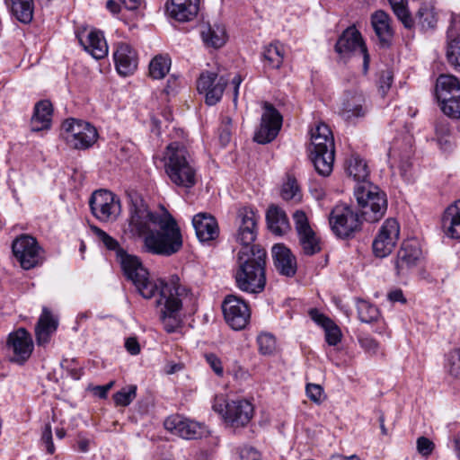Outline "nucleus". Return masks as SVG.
Returning a JSON list of instances; mask_svg holds the SVG:
<instances>
[{
  "instance_id": "nucleus-63",
  "label": "nucleus",
  "mask_w": 460,
  "mask_h": 460,
  "mask_svg": "<svg viewBox=\"0 0 460 460\" xmlns=\"http://www.w3.org/2000/svg\"><path fill=\"white\" fill-rule=\"evenodd\" d=\"M106 8L113 14H117L120 12V5L113 0H108L106 2Z\"/></svg>"
},
{
  "instance_id": "nucleus-50",
  "label": "nucleus",
  "mask_w": 460,
  "mask_h": 460,
  "mask_svg": "<svg viewBox=\"0 0 460 460\" xmlns=\"http://www.w3.org/2000/svg\"><path fill=\"white\" fill-rule=\"evenodd\" d=\"M305 391L308 398L314 402L320 404L323 402L324 396L323 389L321 385L315 384H307Z\"/></svg>"
},
{
  "instance_id": "nucleus-29",
  "label": "nucleus",
  "mask_w": 460,
  "mask_h": 460,
  "mask_svg": "<svg viewBox=\"0 0 460 460\" xmlns=\"http://www.w3.org/2000/svg\"><path fill=\"white\" fill-rule=\"evenodd\" d=\"M53 107L49 100H41L34 106L33 115L31 119V131L38 132L49 129L51 127V119Z\"/></svg>"
},
{
  "instance_id": "nucleus-15",
  "label": "nucleus",
  "mask_w": 460,
  "mask_h": 460,
  "mask_svg": "<svg viewBox=\"0 0 460 460\" xmlns=\"http://www.w3.org/2000/svg\"><path fill=\"white\" fill-rule=\"evenodd\" d=\"M283 118L279 111L267 102L263 103V112L259 128L254 134V141L259 144H268L278 136Z\"/></svg>"
},
{
  "instance_id": "nucleus-13",
  "label": "nucleus",
  "mask_w": 460,
  "mask_h": 460,
  "mask_svg": "<svg viewBox=\"0 0 460 460\" xmlns=\"http://www.w3.org/2000/svg\"><path fill=\"white\" fill-rule=\"evenodd\" d=\"M89 205L93 215L102 222L113 221L120 213L119 199L107 190H95Z\"/></svg>"
},
{
  "instance_id": "nucleus-34",
  "label": "nucleus",
  "mask_w": 460,
  "mask_h": 460,
  "mask_svg": "<svg viewBox=\"0 0 460 460\" xmlns=\"http://www.w3.org/2000/svg\"><path fill=\"white\" fill-rule=\"evenodd\" d=\"M347 173L349 177H351L354 181L365 183L367 182V179L369 175L368 166L358 155L352 154L350 157L347 160Z\"/></svg>"
},
{
  "instance_id": "nucleus-48",
  "label": "nucleus",
  "mask_w": 460,
  "mask_h": 460,
  "mask_svg": "<svg viewBox=\"0 0 460 460\" xmlns=\"http://www.w3.org/2000/svg\"><path fill=\"white\" fill-rule=\"evenodd\" d=\"M298 190L296 180L295 178L288 177V181L283 184L281 196L286 200L292 199L296 198Z\"/></svg>"
},
{
  "instance_id": "nucleus-19",
  "label": "nucleus",
  "mask_w": 460,
  "mask_h": 460,
  "mask_svg": "<svg viewBox=\"0 0 460 460\" xmlns=\"http://www.w3.org/2000/svg\"><path fill=\"white\" fill-rule=\"evenodd\" d=\"M222 310L226 322L234 330L243 329L250 320L247 304L236 296L228 295L222 304Z\"/></svg>"
},
{
  "instance_id": "nucleus-59",
  "label": "nucleus",
  "mask_w": 460,
  "mask_h": 460,
  "mask_svg": "<svg viewBox=\"0 0 460 460\" xmlns=\"http://www.w3.org/2000/svg\"><path fill=\"white\" fill-rule=\"evenodd\" d=\"M387 297L393 303L400 302L404 304L406 302L402 291L399 288L390 291L387 295Z\"/></svg>"
},
{
  "instance_id": "nucleus-4",
  "label": "nucleus",
  "mask_w": 460,
  "mask_h": 460,
  "mask_svg": "<svg viewBox=\"0 0 460 460\" xmlns=\"http://www.w3.org/2000/svg\"><path fill=\"white\" fill-rule=\"evenodd\" d=\"M165 172L172 183L186 189L196 184V170L190 163L186 147L179 143L169 144L164 153Z\"/></svg>"
},
{
  "instance_id": "nucleus-49",
  "label": "nucleus",
  "mask_w": 460,
  "mask_h": 460,
  "mask_svg": "<svg viewBox=\"0 0 460 460\" xmlns=\"http://www.w3.org/2000/svg\"><path fill=\"white\" fill-rule=\"evenodd\" d=\"M324 331L326 342L330 346H335L341 341V332L340 328L334 323L328 325Z\"/></svg>"
},
{
  "instance_id": "nucleus-9",
  "label": "nucleus",
  "mask_w": 460,
  "mask_h": 460,
  "mask_svg": "<svg viewBox=\"0 0 460 460\" xmlns=\"http://www.w3.org/2000/svg\"><path fill=\"white\" fill-rule=\"evenodd\" d=\"M212 407L232 428L245 427L251 421L254 412L253 405L247 400L227 402L223 397H217Z\"/></svg>"
},
{
  "instance_id": "nucleus-8",
  "label": "nucleus",
  "mask_w": 460,
  "mask_h": 460,
  "mask_svg": "<svg viewBox=\"0 0 460 460\" xmlns=\"http://www.w3.org/2000/svg\"><path fill=\"white\" fill-rule=\"evenodd\" d=\"M60 135L70 147L78 150L88 149L98 138L95 127L76 119H66L62 123Z\"/></svg>"
},
{
  "instance_id": "nucleus-43",
  "label": "nucleus",
  "mask_w": 460,
  "mask_h": 460,
  "mask_svg": "<svg viewBox=\"0 0 460 460\" xmlns=\"http://www.w3.org/2000/svg\"><path fill=\"white\" fill-rule=\"evenodd\" d=\"M137 396V386L128 385L123 387L113 394V400L117 406L126 407L129 405Z\"/></svg>"
},
{
  "instance_id": "nucleus-44",
  "label": "nucleus",
  "mask_w": 460,
  "mask_h": 460,
  "mask_svg": "<svg viewBox=\"0 0 460 460\" xmlns=\"http://www.w3.org/2000/svg\"><path fill=\"white\" fill-rule=\"evenodd\" d=\"M447 58L454 69L460 73V38H456L448 43Z\"/></svg>"
},
{
  "instance_id": "nucleus-38",
  "label": "nucleus",
  "mask_w": 460,
  "mask_h": 460,
  "mask_svg": "<svg viewBox=\"0 0 460 460\" xmlns=\"http://www.w3.org/2000/svg\"><path fill=\"white\" fill-rule=\"evenodd\" d=\"M415 23L424 31L435 29L438 18L431 5L423 4L420 7L416 14Z\"/></svg>"
},
{
  "instance_id": "nucleus-10",
  "label": "nucleus",
  "mask_w": 460,
  "mask_h": 460,
  "mask_svg": "<svg viewBox=\"0 0 460 460\" xmlns=\"http://www.w3.org/2000/svg\"><path fill=\"white\" fill-rule=\"evenodd\" d=\"M332 232L341 239L351 237L361 227V216L348 205L335 206L329 217Z\"/></svg>"
},
{
  "instance_id": "nucleus-25",
  "label": "nucleus",
  "mask_w": 460,
  "mask_h": 460,
  "mask_svg": "<svg viewBox=\"0 0 460 460\" xmlns=\"http://www.w3.org/2000/svg\"><path fill=\"white\" fill-rule=\"evenodd\" d=\"M113 57L116 69L123 76L133 74L137 67V52L127 43H119Z\"/></svg>"
},
{
  "instance_id": "nucleus-14",
  "label": "nucleus",
  "mask_w": 460,
  "mask_h": 460,
  "mask_svg": "<svg viewBox=\"0 0 460 460\" xmlns=\"http://www.w3.org/2000/svg\"><path fill=\"white\" fill-rule=\"evenodd\" d=\"M34 344L31 333L21 327L9 333L6 349L10 353V360L23 365L31 356Z\"/></svg>"
},
{
  "instance_id": "nucleus-42",
  "label": "nucleus",
  "mask_w": 460,
  "mask_h": 460,
  "mask_svg": "<svg viewBox=\"0 0 460 460\" xmlns=\"http://www.w3.org/2000/svg\"><path fill=\"white\" fill-rule=\"evenodd\" d=\"M171 60L164 56L155 57L149 64V74L154 79L164 78L169 72Z\"/></svg>"
},
{
  "instance_id": "nucleus-47",
  "label": "nucleus",
  "mask_w": 460,
  "mask_h": 460,
  "mask_svg": "<svg viewBox=\"0 0 460 460\" xmlns=\"http://www.w3.org/2000/svg\"><path fill=\"white\" fill-rule=\"evenodd\" d=\"M259 350L263 355H270L276 348L275 338L270 333H261L257 338Z\"/></svg>"
},
{
  "instance_id": "nucleus-52",
  "label": "nucleus",
  "mask_w": 460,
  "mask_h": 460,
  "mask_svg": "<svg viewBox=\"0 0 460 460\" xmlns=\"http://www.w3.org/2000/svg\"><path fill=\"white\" fill-rule=\"evenodd\" d=\"M41 441L46 447V451L52 455L55 452V446L52 440V430L49 423L46 424L41 435Z\"/></svg>"
},
{
  "instance_id": "nucleus-64",
  "label": "nucleus",
  "mask_w": 460,
  "mask_h": 460,
  "mask_svg": "<svg viewBox=\"0 0 460 460\" xmlns=\"http://www.w3.org/2000/svg\"><path fill=\"white\" fill-rule=\"evenodd\" d=\"M127 9L136 10L140 4V0H119Z\"/></svg>"
},
{
  "instance_id": "nucleus-46",
  "label": "nucleus",
  "mask_w": 460,
  "mask_h": 460,
  "mask_svg": "<svg viewBox=\"0 0 460 460\" xmlns=\"http://www.w3.org/2000/svg\"><path fill=\"white\" fill-rule=\"evenodd\" d=\"M232 128V119L228 116L222 117L221 123L218 128V137L220 143L224 146H226L231 141Z\"/></svg>"
},
{
  "instance_id": "nucleus-30",
  "label": "nucleus",
  "mask_w": 460,
  "mask_h": 460,
  "mask_svg": "<svg viewBox=\"0 0 460 460\" xmlns=\"http://www.w3.org/2000/svg\"><path fill=\"white\" fill-rule=\"evenodd\" d=\"M58 325V320L53 317L49 311L44 309L35 328L37 344L39 346L48 344L51 336L57 331Z\"/></svg>"
},
{
  "instance_id": "nucleus-22",
  "label": "nucleus",
  "mask_w": 460,
  "mask_h": 460,
  "mask_svg": "<svg viewBox=\"0 0 460 460\" xmlns=\"http://www.w3.org/2000/svg\"><path fill=\"white\" fill-rule=\"evenodd\" d=\"M164 428L184 439H197L202 435V426L181 415H172L164 420Z\"/></svg>"
},
{
  "instance_id": "nucleus-2",
  "label": "nucleus",
  "mask_w": 460,
  "mask_h": 460,
  "mask_svg": "<svg viewBox=\"0 0 460 460\" xmlns=\"http://www.w3.org/2000/svg\"><path fill=\"white\" fill-rule=\"evenodd\" d=\"M128 229L133 235L143 237V250L153 255L170 257L183 246L176 219L166 209L150 211L137 194L130 196Z\"/></svg>"
},
{
  "instance_id": "nucleus-27",
  "label": "nucleus",
  "mask_w": 460,
  "mask_h": 460,
  "mask_svg": "<svg viewBox=\"0 0 460 460\" xmlns=\"http://www.w3.org/2000/svg\"><path fill=\"white\" fill-rule=\"evenodd\" d=\"M420 250L412 243H403L397 252L394 267L398 276L404 275L414 267L420 259Z\"/></svg>"
},
{
  "instance_id": "nucleus-1",
  "label": "nucleus",
  "mask_w": 460,
  "mask_h": 460,
  "mask_svg": "<svg viewBox=\"0 0 460 460\" xmlns=\"http://www.w3.org/2000/svg\"><path fill=\"white\" fill-rule=\"evenodd\" d=\"M93 232L109 250L116 252V257L124 275L135 286L137 293L145 299H150L156 295V305L162 306L160 321L168 333H172L181 328L182 323L181 309L183 302L190 296V289L183 286L177 275H172L168 281L149 278V272L142 265L137 256L127 253L118 241L97 226H92Z\"/></svg>"
},
{
  "instance_id": "nucleus-35",
  "label": "nucleus",
  "mask_w": 460,
  "mask_h": 460,
  "mask_svg": "<svg viewBox=\"0 0 460 460\" xmlns=\"http://www.w3.org/2000/svg\"><path fill=\"white\" fill-rule=\"evenodd\" d=\"M201 37L207 46L218 49L226 41V29L220 24H208L201 31Z\"/></svg>"
},
{
  "instance_id": "nucleus-51",
  "label": "nucleus",
  "mask_w": 460,
  "mask_h": 460,
  "mask_svg": "<svg viewBox=\"0 0 460 460\" xmlns=\"http://www.w3.org/2000/svg\"><path fill=\"white\" fill-rule=\"evenodd\" d=\"M434 443L426 437H420L417 439V450L423 456H429L432 454Z\"/></svg>"
},
{
  "instance_id": "nucleus-57",
  "label": "nucleus",
  "mask_w": 460,
  "mask_h": 460,
  "mask_svg": "<svg viewBox=\"0 0 460 460\" xmlns=\"http://www.w3.org/2000/svg\"><path fill=\"white\" fill-rule=\"evenodd\" d=\"M240 456L243 460H261L260 452L252 447H244L242 448Z\"/></svg>"
},
{
  "instance_id": "nucleus-18",
  "label": "nucleus",
  "mask_w": 460,
  "mask_h": 460,
  "mask_svg": "<svg viewBox=\"0 0 460 460\" xmlns=\"http://www.w3.org/2000/svg\"><path fill=\"white\" fill-rule=\"evenodd\" d=\"M293 219L303 253L312 256L319 252L321 251L320 239L310 226L305 213L296 210L293 214Z\"/></svg>"
},
{
  "instance_id": "nucleus-11",
  "label": "nucleus",
  "mask_w": 460,
  "mask_h": 460,
  "mask_svg": "<svg viewBox=\"0 0 460 460\" xmlns=\"http://www.w3.org/2000/svg\"><path fill=\"white\" fill-rule=\"evenodd\" d=\"M260 215L252 207H242L237 210L235 226V240L242 248L252 247L258 234V221Z\"/></svg>"
},
{
  "instance_id": "nucleus-6",
  "label": "nucleus",
  "mask_w": 460,
  "mask_h": 460,
  "mask_svg": "<svg viewBox=\"0 0 460 460\" xmlns=\"http://www.w3.org/2000/svg\"><path fill=\"white\" fill-rule=\"evenodd\" d=\"M354 195L366 221L376 222L384 217L387 209L386 195L377 186L370 182L358 184Z\"/></svg>"
},
{
  "instance_id": "nucleus-28",
  "label": "nucleus",
  "mask_w": 460,
  "mask_h": 460,
  "mask_svg": "<svg viewBox=\"0 0 460 460\" xmlns=\"http://www.w3.org/2000/svg\"><path fill=\"white\" fill-rule=\"evenodd\" d=\"M390 22V16L382 10H378L371 15V24L382 48H388L394 37Z\"/></svg>"
},
{
  "instance_id": "nucleus-39",
  "label": "nucleus",
  "mask_w": 460,
  "mask_h": 460,
  "mask_svg": "<svg viewBox=\"0 0 460 460\" xmlns=\"http://www.w3.org/2000/svg\"><path fill=\"white\" fill-rule=\"evenodd\" d=\"M394 13L406 29H412L414 19L408 9V0H388Z\"/></svg>"
},
{
  "instance_id": "nucleus-23",
  "label": "nucleus",
  "mask_w": 460,
  "mask_h": 460,
  "mask_svg": "<svg viewBox=\"0 0 460 460\" xmlns=\"http://www.w3.org/2000/svg\"><path fill=\"white\" fill-rule=\"evenodd\" d=\"M166 11L169 16L178 22L192 21L199 10V0H168Z\"/></svg>"
},
{
  "instance_id": "nucleus-56",
  "label": "nucleus",
  "mask_w": 460,
  "mask_h": 460,
  "mask_svg": "<svg viewBox=\"0 0 460 460\" xmlns=\"http://www.w3.org/2000/svg\"><path fill=\"white\" fill-rule=\"evenodd\" d=\"M309 314L312 320L323 329L333 323L330 318L320 313L317 309H311L309 311Z\"/></svg>"
},
{
  "instance_id": "nucleus-33",
  "label": "nucleus",
  "mask_w": 460,
  "mask_h": 460,
  "mask_svg": "<svg viewBox=\"0 0 460 460\" xmlns=\"http://www.w3.org/2000/svg\"><path fill=\"white\" fill-rule=\"evenodd\" d=\"M84 49L94 58L101 59L107 56L108 46L102 33L99 31H91L86 39L79 40Z\"/></svg>"
},
{
  "instance_id": "nucleus-41",
  "label": "nucleus",
  "mask_w": 460,
  "mask_h": 460,
  "mask_svg": "<svg viewBox=\"0 0 460 460\" xmlns=\"http://www.w3.org/2000/svg\"><path fill=\"white\" fill-rule=\"evenodd\" d=\"M411 137H407V143L403 146V149H400L399 141L395 140L392 146L389 148L388 155L393 159H399L402 163V169L406 170V166H408V160L412 154L411 149Z\"/></svg>"
},
{
  "instance_id": "nucleus-17",
  "label": "nucleus",
  "mask_w": 460,
  "mask_h": 460,
  "mask_svg": "<svg viewBox=\"0 0 460 460\" xmlns=\"http://www.w3.org/2000/svg\"><path fill=\"white\" fill-rule=\"evenodd\" d=\"M400 236V226L396 219L387 218L381 226L373 241V252L376 257L389 255L395 247Z\"/></svg>"
},
{
  "instance_id": "nucleus-7",
  "label": "nucleus",
  "mask_w": 460,
  "mask_h": 460,
  "mask_svg": "<svg viewBox=\"0 0 460 460\" xmlns=\"http://www.w3.org/2000/svg\"><path fill=\"white\" fill-rule=\"evenodd\" d=\"M435 94L445 115L460 119V82L457 77L440 75L436 82Z\"/></svg>"
},
{
  "instance_id": "nucleus-20",
  "label": "nucleus",
  "mask_w": 460,
  "mask_h": 460,
  "mask_svg": "<svg viewBox=\"0 0 460 460\" xmlns=\"http://www.w3.org/2000/svg\"><path fill=\"white\" fill-rule=\"evenodd\" d=\"M228 79L224 75L217 76V73L206 71L200 74L197 81V90L205 93V102L208 105H215L223 95Z\"/></svg>"
},
{
  "instance_id": "nucleus-5",
  "label": "nucleus",
  "mask_w": 460,
  "mask_h": 460,
  "mask_svg": "<svg viewBox=\"0 0 460 460\" xmlns=\"http://www.w3.org/2000/svg\"><path fill=\"white\" fill-rule=\"evenodd\" d=\"M309 152L316 172L328 176L332 172L335 146L332 133L326 124L319 123L311 129Z\"/></svg>"
},
{
  "instance_id": "nucleus-62",
  "label": "nucleus",
  "mask_w": 460,
  "mask_h": 460,
  "mask_svg": "<svg viewBox=\"0 0 460 460\" xmlns=\"http://www.w3.org/2000/svg\"><path fill=\"white\" fill-rule=\"evenodd\" d=\"M376 413L377 418H378L379 426H380V429H381L382 435L387 436L388 435V430H387V429H386V427L385 425V415H384L383 411H380V410H376Z\"/></svg>"
},
{
  "instance_id": "nucleus-26",
  "label": "nucleus",
  "mask_w": 460,
  "mask_h": 460,
  "mask_svg": "<svg viewBox=\"0 0 460 460\" xmlns=\"http://www.w3.org/2000/svg\"><path fill=\"white\" fill-rule=\"evenodd\" d=\"M192 224L196 235L201 243L210 242L217 238L219 228L216 218L210 214L199 213L194 216Z\"/></svg>"
},
{
  "instance_id": "nucleus-31",
  "label": "nucleus",
  "mask_w": 460,
  "mask_h": 460,
  "mask_svg": "<svg viewBox=\"0 0 460 460\" xmlns=\"http://www.w3.org/2000/svg\"><path fill=\"white\" fill-rule=\"evenodd\" d=\"M266 221L270 231L276 235H283L290 230L285 211L276 205H270L266 212Z\"/></svg>"
},
{
  "instance_id": "nucleus-45",
  "label": "nucleus",
  "mask_w": 460,
  "mask_h": 460,
  "mask_svg": "<svg viewBox=\"0 0 460 460\" xmlns=\"http://www.w3.org/2000/svg\"><path fill=\"white\" fill-rule=\"evenodd\" d=\"M446 368L451 376L460 377V348L448 352L446 359Z\"/></svg>"
},
{
  "instance_id": "nucleus-55",
  "label": "nucleus",
  "mask_w": 460,
  "mask_h": 460,
  "mask_svg": "<svg viewBox=\"0 0 460 460\" xmlns=\"http://www.w3.org/2000/svg\"><path fill=\"white\" fill-rule=\"evenodd\" d=\"M358 342L360 346L368 353L376 354L378 350V342L369 336L360 337L358 339Z\"/></svg>"
},
{
  "instance_id": "nucleus-16",
  "label": "nucleus",
  "mask_w": 460,
  "mask_h": 460,
  "mask_svg": "<svg viewBox=\"0 0 460 460\" xmlns=\"http://www.w3.org/2000/svg\"><path fill=\"white\" fill-rule=\"evenodd\" d=\"M14 257L24 270H31L41 262L40 247L37 240L27 234L16 238L12 245Z\"/></svg>"
},
{
  "instance_id": "nucleus-24",
  "label": "nucleus",
  "mask_w": 460,
  "mask_h": 460,
  "mask_svg": "<svg viewBox=\"0 0 460 460\" xmlns=\"http://www.w3.org/2000/svg\"><path fill=\"white\" fill-rule=\"evenodd\" d=\"M272 258L276 270L280 275L291 278L297 270L296 259L284 244L278 243L272 247Z\"/></svg>"
},
{
  "instance_id": "nucleus-61",
  "label": "nucleus",
  "mask_w": 460,
  "mask_h": 460,
  "mask_svg": "<svg viewBox=\"0 0 460 460\" xmlns=\"http://www.w3.org/2000/svg\"><path fill=\"white\" fill-rule=\"evenodd\" d=\"M243 79L240 75H235L233 79L231 80V84L234 86V101L235 102L238 97V90L239 86L242 83Z\"/></svg>"
},
{
  "instance_id": "nucleus-40",
  "label": "nucleus",
  "mask_w": 460,
  "mask_h": 460,
  "mask_svg": "<svg viewBox=\"0 0 460 460\" xmlns=\"http://www.w3.org/2000/svg\"><path fill=\"white\" fill-rule=\"evenodd\" d=\"M357 311L359 320L366 323L377 322L381 316L376 305L363 299H358Z\"/></svg>"
},
{
  "instance_id": "nucleus-53",
  "label": "nucleus",
  "mask_w": 460,
  "mask_h": 460,
  "mask_svg": "<svg viewBox=\"0 0 460 460\" xmlns=\"http://www.w3.org/2000/svg\"><path fill=\"white\" fill-rule=\"evenodd\" d=\"M394 80L393 73L389 70L383 71L379 78V90L382 92V95H385L387 91L390 89Z\"/></svg>"
},
{
  "instance_id": "nucleus-58",
  "label": "nucleus",
  "mask_w": 460,
  "mask_h": 460,
  "mask_svg": "<svg viewBox=\"0 0 460 460\" xmlns=\"http://www.w3.org/2000/svg\"><path fill=\"white\" fill-rule=\"evenodd\" d=\"M125 348L131 355H137L140 352L139 343L134 337H129L126 340Z\"/></svg>"
},
{
  "instance_id": "nucleus-12",
  "label": "nucleus",
  "mask_w": 460,
  "mask_h": 460,
  "mask_svg": "<svg viewBox=\"0 0 460 460\" xmlns=\"http://www.w3.org/2000/svg\"><path fill=\"white\" fill-rule=\"evenodd\" d=\"M335 52L341 58H350L357 50L363 56V71L366 74L369 67L370 58L361 33L354 25L348 27L339 37L335 46Z\"/></svg>"
},
{
  "instance_id": "nucleus-21",
  "label": "nucleus",
  "mask_w": 460,
  "mask_h": 460,
  "mask_svg": "<svg viewBox=\"0 0 460 460\" xmlns=\"http://www.w3.org/2000/svg\"><path fill=\"white\" fill-rule=\"evenodd\" d=\"M367 112L366 99L358 90L346 91L341 102L340 115L347 121L363 118Z\"/></svg>"
},
{
  "instance_id": "nucleus-32",
  "label": "nucleus",
  "mask_w": 460,
  "mask_h": 460,
  "mask_svg": "<svg viewBox=\"0 0 460 460\" xmlns=\"http://www.w3.org/2000/svg\"><path fill=\"white\" fill-rule=\"evenodd\" d=\"M442 227L447 236L460 239V199L449 206L442 217Z\"/></svg>"
},
{
  "instance_id": "nucleus-37",
  "label": "nucleus",
  "mask_w": 460,
  "mask_h": 460,
  "mask_svg": "<svg viewBox=\"0 0 460 460\" xmlns=\"http://www.w3.org/2000/svg\"><path fill=\"white\" fill-rule=\"evenodd\" d=\"M284 48L279 42H273L266 46L262 52L265 66L270 68L279 69L284 60Z\"/></svg>"
},
{
  "instance_id": "nucleus-60",
  "label": "nucleus",
  "mask_w": 460,
  "mask_h": 460,
  "mask_svg": "<svg viewBox=\"0 0 460 460\" xmlns=\"http://www.w3.org/2000/svg\"><path fill=\"white\" fill-rule=\"evenodd\" d=\"M436 133L439 137L438 143L442 145L443 137L449 134V128L447 124L438 123L436 125Z\"/></svg>"
},
{
  "instance_id": "nucleus-3",
  "label": "nucleus",
  "mask_w": 460,
  "mask_h": 460,
  "mask_svg": "<svg viewBox=\"0 0 460 460\" xmlns=\"http://www.w3.org/2000/svg\"><path fill=\"white\" fill-rule=\"evenodd\" d=\"M267 252L261 245L241 248L236 255V286L250 294L261 293L266 286Z\"/></svg>"
},
{
  "instance_id": "nucleus-36",
  "label": "nucleus",
  "mask_w": 460,
  "mask_h": 460,
  "mask_svg": "<svg viewBox=\"0 0 460 460\" xmlns=\"http://www.w3.org/2000/svg\"><path fill=\"white\" fill-rule=\"evenodd\" d=\"M12 14L21 22L29 23L33 17L32 0H5Z\"/></svg>"
},
{
  "instance_id": "nucleus-54",
  "label": "nucleus",
  "mask_w": 460,
  "mask_h": 460,
  "mask_svg": "<svg viewBox=\"0 0 460 460\" xmlns=\"http://www.w3.org/2000/svg\"><path fill=\"white\" fill-rule=\"evenodd\" d=\"M207 363L210 366L213 371L218 376H222L224 369L220 358L214 353H208L205 356Z\"/></svg>"
}]
</instances>
